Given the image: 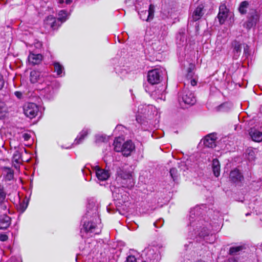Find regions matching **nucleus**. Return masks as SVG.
Listing matches in <instances>:
<instances>
[{
    "label": "nucleus",
    "mask_w": 262,
    "mask_h": 262,
    "mask_svg": "<svg viewBox=\"0 0 262 262\" xmlns=\"http://www.w3.org/2000/svg\"><path fill=\"white\" fill-rule=\"evenodd\" d=\"M116 181L118 186L112 185L111 187L114 198L122 202L128 201V193L124 190L123 188L131 189L134 186L135 182L132 174L119 168L117 170Z\"/></svg>",
    "instance_id": "f257e3e1"
},
{
    "label": "nucleus",
    "mask_w": 262,
    "mask_h": 262,
    "mask_svg": "<svg viewBox=\"0 0 262 262\" xmlns=\"http://www.w3.org/2000/svg\"><path fill=\"white\" fill-rule=\"evenodd\" d=\"M102 225L101 224V220L99 216L95 215L92 221L88 222H84L83 228L81 229V236L82 238L84 237L83 232L86 234L94 233L98 234L101 231Z\"/></svg>",
    "instance_id": "f03ea898"
},
{
    "label": "nucleus",
    "mask_w": 262,
    "mask_h": 262,
    "mask_svg": "<svg viewBox=\"0 0 262 262\" xmlns=\"http://www.w3.org/2000/svg\"><path fill=\"white\" fill-rule=\"evenodd\" d=\"M178 100L181 105L182 107L184 104L193 105L195 102L196 99L194 94L189 90L185 89L179 93Z\"/></svg>",
    "instance_id": "7ed1b4c3"
},
{
    "label": "nucleus",
    "mask_w": 262,
    "mask_h": 262,
    "mask_svg": "<svg viewBox=\"0 0 262 262\" xmlns=\"http://www.w3.org/2000/svg\"><path fill=\"white\" fill-rule=\"evenodd\" d=\"M146 261L158 262L160 259L159 248L156 246L148 247L145 250Z\"/></svg>",
    "instance_id": "20e7f679"
},
{
    "label": "nucleus",
    "mask_w": 262,
    "mask_h": 262,
    "mask_svg": "<svg viewBox=\"0 0 262 262\" xmlns=\"http://www.w3.org/2000/svg\"><path fill=\"white\" fill-rule=\"evenodd\" d=\"M164 71L161 69H155L150 70L148 73L147 80L151 84L159 83L161 81Z\"/></svg>",
    "instance_id": "39448f33"
},
{
    "label": "nucleus",
    "mask_w": 262,
    "mask_h": 262,
    "mask_svg": "<svg viewBox=\"0 0 262 262\" xmlns=\"http://www.w3.org/2000/svg\"><path fill=\"white\" fill-rule=\"evenodd\" d=\"M60 25L59 20L52 15L47 16L44 20L43 26L48 31L57 29Z\"/></svg>",
    "instance_id": "423d86ee"
},
{
    "label": "nucleus",
    "mask_w": 262,
    "mask_h": 262,
    "mask_svg": "<svg viewBox=\"0 0 262 262\" xmlns=\"http://www.w3.org/2000/svg\"><path fill=\"white\" fill-rule=\"evenodd\" d=\"M38 112V108L36 104L33 103H29L24 106V113L28 118H34Z\"/></svg>",
    "instance_id": "0eeeda50"
},
{
    "label": "nucleus",
    "mask_w": 262,
    "mask_h": 262,
    "mask_svg": "<svg viewBox=\"0 0 262 262\" xmlns=\"http://www.w3.org/2000/svg\"><path fill=\"white\" fill-rule=\"evenodd\" d=\"M259 20V15L255 10H252L249 13L248 20L244 24V27L247 29H250L255 26Z\"/></svg>",
    "instance_id": "6e6552de"
},
{
    "label": "nucleus",
    "mask_w": 262,
    "mask_h": 262,
    "mask_svg": "<svg viewBox=\"0 0 262 262\" xmlns=\"http://www.w3.org/2000/svg\"><path fill=\"white\" fill-rule=\"evenodd\" d=\"M154 6L150 4L149 6L147 11L145 10L139 11L138 13L140 15V18L143 20L146 21H148L150 19H152L154 17Z\"/></svg>",
    "instance_id": "1a4fd4ad"
},
{
    "label": "nucleus",
    "mask_w": 262,
    "mask_h": 262,
    "mask_svg": "<svg viewBox=\"0 0 262 262\" xmlns=\"http://www.w3.org/2000/svg\"><path fill=\"white\" fill-rule=\"evenodd\" d=\"M229 10L225 4H222L219 7L217 18L220 24H223L228 16Z\"/></svg>",
    "instance_id": "9d476101"
},
{
    "label": "nucleus",
    "mask_w": 262,
    "mask_h": 262,
    "mask_svg": "<svg viewBox=\"0 0 262 262\" xmlns=\"http://www.w3.org/2000/svg\"><path fill=\"white\" fill-rule=\"evenodd\" d=\"M229 179L233 183H238L244 180V177L239 170L235 168L230 172Z\"/></svg>",
    "instance_id": "9b49d317"
},
{
    "label": "nucleus",
    "mask_w": 262,
    "mask_h": 262,
    "mask_svg": "<svg viewBox=\"0 0 262 262\" xmlns=\"http://www.w3.org/2000/svg\"><path fill=\"white\" fill-rule=\"evenodd\" d=\"M135 147L133 142L131 140H127L123 143L122 150L121 152L124 156L127 157L131 154L135 149Z\"/></svg>",
    "instance_id": "f8f14e48"
},
{
    "label": "nucleus",
    "mask_w": 262,
    "mask_h": 262,
    "mask_svg": "<svg viewBox=\"0 0 262 262\" xmlns=\"http://www.w3.org/2000/svg\"><path fill=\"white\" fill-rule=\"evenodd\" d=\"M205 3L200 4L193 11L192 17L193 21L200 19L204 14Z\"/></svg>",
    "instance_id": "ddd939ff"
},
{
    "label": "nucleus",
    "mask_w": 262,
    "mask_h": 262,
    "mask_svg": "<svg viewBox=\"0 0 262 262\" xmlns=\"http://www.w3.org/2000/svg\"><path fill=\"white\" fill-rule=\"evenodd\" d=\"M96 175L98 180L104 181L110 177V173L108 170L100 168L99 166L95 167Z\"/></svg>",
    "instance_id": "4468645a"
},
{
    "label": "nucleus",
    "mask_w": 262,
    "mask_h": 262,
    "mask_svg": "<svg viewBox=\"0 0 262 262\" xmlns=\"http://www.w3.org/2000/svg\"><path fill=\"white\" fill-rule=\"evenodd\" d=\"M231 46L233 48V58L235 59H237L241 54L242 44L239 41L234 40L232 42Z\"/></svg>",
    "instance_id": "2eb2a0df"
},
{
    "label": "nucleus",
    "mask_w": 262,
    "mask_h": 262,
    "mask_svg": "<svg viewBox=\"0 0 262 262\" xmlns=\"http://www.w3.org/2000/svg\"><path fill=\"white\" fill-rule=\"evenodd\" d=\"M216 135L214 134H209L205 137L203 144L206 147L213 148L216 146Z\"/></svg>",
    "instance_id": "dca6fc26"
},
{
    "label": "nucleus",
    "mask_w": 262,
    "mask_h": 262,
    "mask_svg": "<svg viewBox=\"0 0 262 262\" xmlns=\"http://www.w3.org/2000/svg\"><path fill=\"white\" fill-rule=\"evenodd\" d=\"M11 224V218L6 214L0 215V230L6 229Z\"/></svg>",
    "instance_id": "f3484780"
},
{
    "label": "nucleus",
    "mask_w": 262,
    "mask_h": 262,
    "mask_svg": "<svg viewBox=\"0 0 262 262\" xmlns=\"http://www.w3.org/2000/svg\"><path fill=\"white\" fill-rule=\"evenodd\" d=\"M28 61L32 65L39 64L42 60V56L40 54H34L31 52L28 56Z\"/></svg>",
    "instance_id": "a211bd4d"
},
{
    "label": "nucleus",
    "mask_w": 262,
    "mask_h": 262,
    "mask_svg": "<svg viewBox=\"0 0 262 262\" xmlns=\"http://www.w3.org/2000/svg\"><path fill=\"white\" fill-rule=\"evenodd\" d=\"M249 135L252 139L255 141L259 142L262 141V133L256 129H251Z\"/></svg>",
    "instance_id": "6ab92c4d"
},
{
    "label": "nucleus",
    "mask_w": 262,
    "mask_h": 262,
    "mask_svg": "<svg viewBox=\"0 0 262 262\" xmlns=\"http://www.w3.org/2000/svg\"><path fill=\"white\" fill-rule=\"evenodd\" d=\"M124 139L120 137L115 138L114 142V150L117 152H121L122 150Z\"/></svg>",
    "instance_id": "aec40b11"
},
{
    "label": "nucleus",
    "mask_w": 262,
    "mask_h": 262,
    "mask_svg": "<svg viewBox=\"0 0 262 262\" xmlns=\"http://www.w3.org/2000/svg\"><path fill=\"white\" fill-rule=\"evenodd\" d=\"M40 73L36 71H31L30 73V81L32 83H41L42 78L40 77Z\"/></svg>",
    "instance_id": "412c9836"
},
{
    "label": "nucleus",
    "mask_w": 262,
    "mask_h": 262,
    "mask_svg": "<svg viewBox=\"0 0 262 262\" xmlns=\"http://www.w3.org/2000/svg\"><path fill=\"white\" fill-rule=\"evenodd\" d=\"M89 133V130L88 129H83L79 135L77 136V138L75 139L74 144L77 145L81 143L85 137H86Z\"/></svg>",
    "instance_id": "4be33fe9"
},
{
    "label": "nucleus",
    "mask_w": 262,
    "mask_h": 262,
    "mask_svg": "<svg viewBox=\"0 0 262 262\" xmlns=\"http://www.w3.org/2000/svg\"><path fill=\"white\" fill-rule=\"evenodd\" d=\"M212 170L214 175L218 177L220 174V164L219 160L216 159L212 161Z\"/></svg>",
    "instance_id": "5701e85b"
},
{
    "label": "nucleus",
    "mask_w": 262,
    "mask_h": 262,
    "mask_svg": "<svg viewBox=\"0 0 262 262\" xmlns=\"http://www.w3.org/2000/svg\"><path fill=\"white\" fill-rule=\"evenodd\" d=\"M3 172L5 175V178L7 181H11L14 178V171L10 168L4 167Z\"/></svg>",
    "instance_id": "b1692460"
},
{
    "label": "nucleus",
    "mask_w": 262,
    "mask_h": 262,
    "mask_svg": "<svg viewBox=\"0 0 262 262\" xmlns=\"http://www.w3.org/2000/svg\"><path fill=\"white\" fill-rule=\"evenodd\" d=\"M9 203L5 199L3 201H0V212L4 213V214L7 213V212H9Z\"/></svg>",
    "instance_id": "393cba45"
},
{
    "label": "nucleus",
    "mask_w": 262,
    "mask_h": 262,
    "mask_svg": "<svg viewBox=\"0 0 262 262\" xmlns=\"http://www.w3.org/2000/svg\"><path fill=\"white\" fill-rule=\"evenodd\" d=\"M231 107L232 104L231 103L225 102L216 107V110L218 112H228Z\"/></svg>",
    "instance_id": "a878e982"
},
{
    "label": "nucleus",
    "mask_w": 262,
    "mask_h": 262,
    "mask_svg": "<svg viewBox=\"0 0 262 262\" xmlns=\"http://www.w3.org/2000/svg\"><path fill=\"white\" fill-rule=\"evenodd\" d=\"M52 78L51 76L46 77L45 79L43 80V82L47 85V87L44 88V91L46 92H49L50 93L53 91V86L52 83L53 82L51 81V79Z\"/></svg>",
    "instance_id": "bb28decb"
},
{
    "label": "nucleus",
    "mask_w": 262,
    "mask_h": 262,
    "mask_svg": "<svg viewBox=\"0 0 262 262\" xmlns=\"http://www.w3.org/2000/svg\"><path fill=\"white\" fill-rule=\"evenodd\" d=\"M8 113V107L4 102H0V119L4 118Z\"/></svg>",
    "instance_id": "cd10ccee"
},
{
    "label": "nucleus",
    "mask_w": 262,
    "mask_h": 262,
    "mask_svg": "<svg viewBox=\"0 0 262 262\" xmlns=\"http://www.w3.org/2000/svg\"><path fill=\"white\" fill-rule=\"evenodd\" d=\"M53 65L54 68V72L57 73V75L61 76L63 70V66L58 62H54Z\"/></svg>",
    "instance_id": "c85d7f7f"
},
{
    "label": "nucleus",
    "mask_w": 262,
    "mask_h": 262,
    "mask_svg": "<svg viewBox=\"0 0 262 262\" xmlns=\"http://www.w3.org/2000/svg\"><path fill=\"white\" fill-rule=\"evenodd\" d=\"M244 249V247L242 246L232 247L230 248L229 253L230 255H236L239 253V252L242 251Z\"/></svg>",
    "instance_id": "c756f323"
},
{
    "label": "nucleus",
    "mask_w": 262,
    "mask_h": 262,
    "mask_svg": "<svg viewBox=\"0 0 262 262\" xmlns=\"http://www.w3.org/2000/svg\"><path fill=\"white\" fill-rule=\"evenodd\" d=\"M248 5L249 4L247 1H244L241 3L238 8V10L241 14H245L246 13V9L248 6Z\"/></svg>",
    "instance_id": "7c9ffc66"
},
{
    "label": "nucleus",
    "mask_w": 262,
    "mask_h": 262,
    "mask_svg": "<svg viewBox=\"0 0 262 262\" xmlns=\"http://www.w3.org/2000/svg\"><path fill=\"white\" fill-rule=\"evenodd\" d=\"M67 12L64 10H60L58 13L59 17L57 19L59 20V24L66 21L67 17Z\"/></svg>",
    "instance_id": "2f4dec72"
},
{
    "label": "nucleus",
    "mask_w": 262,
    "mask_h": 262,
    "mask_svg": "<svg viewBox=\"0 0 262 262\" xmlns=\"http://www.w3.org/2000/svg\"><path fill=\"white\" fill-rule=\"evenodd\" d=\"M21 152L18 150H16L13 156V161L16 163H19L21 162Z\"/></svg>",
    "instance_id": "473e14b6"
},
{
    "label": "nucleus",
    "mask_w": 262,
    "mask_h": 262,
    "mask_svg": "<svg viewBox=\"0 0 262 262\" xmlns=\"http://www.w3.org/2000/svg\"><path fill=\"white\" fill-rule=\"evenodd\" d=\"M170 174L173 180L175 181L178 178V170L175 168H172L170 170Z\"/></svg>",
    "instance_id": "72a5a7b5"
},
{
    "label": "nucleus",
    "mask_w": 262,
    "mask_h": 262,
    "mask_svg": "<svg viewBox=\"0 0 262 262\" xmlns=\"http://www.w3.org/2000/svg\"><path fill=\"white\" fill-rule=\"evenodd\" d=\"M6 193L4 189L3 185L0 184V201L6 199Z\"/></svg>",
    "instance_id": "f704fd0d"
},
{
    "label": "nucleus",
    "mask_w": 262,
    "mask_h": 262,
    "mask_svg": "<svg viewBox=\"0 0 262 262\" xmlns=\"http://www.w3.org/2000/svg\"><path fill=\"white\" fill-rule=\"evenodd\" d=\"M203 230V231H201V232L199 233V235L204 237L209 234V232L208 229L205 227H204Z\"/></svg>",
    "instance_id": "c9c22d12"
},
{
    "label": "nucleus",
    "mask_w": 262,
    "mask_h": 262,
    "mask_svg": "<svg viewBox=\"0 0 262 262\" xmlns=\"http://www.w3.org/2000/svg\"><path fill=\"white\" fill-rule=\"evenodd\" d=\"M194 72H193L192 69L191 68H189L187 70V78L188 79H191L192 78L193 75H194Z\"/></svg>",
    "instance_id": "e433bc0d"
},
{
    "label": "nucleus",
    "mask_w": 262,
    "mask_h": 262,
    "mask_svg": "<svg viewBox=\"0 0 262 262\" xmlns=\"http://www.w3.org/2000/svg\"><path fill=\"white\" fill-rule=\"evenodd\" d=\"M146 110V106H144V105H140L138 107V113L144 114L145 113Z\"/></svg>",
    "instance_id": "4c0bfd02"
},
{
    "label": "nucleus",
    "mask_w": 262,
    "mask_h": 262,
    "mask_svg": "<svg viewBox=\"0 0 262 262\" xmlns=\"http://www.w3.org/2000/svg\"><path fill=\"white\" fill-rule=\"evenodd\" d=\"M244 54L246 58H247L250 55L249 47L248 45H246L245 47H244Z\"/></svg>",
    "instance_id": "58836bf2"
},
{
    "label": "nucleus",
    "mask_w": 262,
    "mask_h": 262,
    "mask_svg": "<svg viewBox=\"0 0 262 262\" xmlns=\"http://www.w3.org/2000/svg\"><path fill=\"white\" fill-rule=\"evenodd\" d=\"M125 262H137L136 257L133 255L127 256Z\"/></svg>",
    "instance_id": "ea45409f"
},
{
    "label": "nucleus",
    "mask_w": 262,
    "mask_h": 262,
    "mask_svg": "<svg viewBox=\"0 0 262 262\" xmlns=\"http://www.w3.org/2000/svg\"><path fill=\"white\" fill-rule=\"evenodd\" d=\"M106 138L104 136H98L96 137V141L97 142H104L106 140Z\"/></svg>",
    "instance_id": "a19ab883"
},
{
    "label": "nucleus",
    "mask_w": 262,
    "mask_h": 262,
    "mask_svg": "<svg viewBox=\"0 0 262 262\" xmlns=\"http://www.w3.org/2000/svg\"><path fill=\"white\" fill-rule=\"evenodd\" d=\"M5 84L3 76L0 74V90L2 89Z\"/></svg>",
    "instance_id": "79ce46f5"
},
{
    "label": "nucleus",
    "mask_w": 262,
    "mask_h": 262,
    "mask_svg": "<svg viewBox=\"0 0 262 262\" xmlns=\"http://www.w3.org/2000/svg\"><path fill=\"white\" fill-rule=\"evenodd\" d=\"M15 96L19 99H21L23 98V93L19 91H16L14 92Z\"/></svg>",
    "instance_id": "37998d69"
},
{
    "label": "nucleus",
    "mask_w": 262,
    "mask_h": 262,
    "mask_svg": "<svg viewBox=\"0 0 262 262\" xmlns=\"http://www.w3.org/2000/svg\"><path fill=\"white\" fill-rule=\"evenodd\" d=\"M8 236L4 234H2L0 235V241L2 242L6 241L8 239Z\"/></svg>",
    "instance_id": "c03bdc74"
},
{
    "label": "nucleus",
    "mask_w": 262,
    "mask_h": 262,
    "mask_svg": "<svg viewBox=\"0 0 262 262\" xmlns=\"http://www.w3.org/2000/svg\"><path fill=\"white\" fill-rule=\"evenodd\" d=\"M23 138H24V140L28 141L31 138V136L28 133H24L23 134Z\"/></svg>",
    "instance_id": "a18cd8bd"
},
{
    "label": "nucleus",
    "mask_w": 262,
    "mask_h": 262,
    "mask_svg": "<svg viewBox=\"0 0 262 262\" xmlns=\"http://www.w3.org/2000/svg\"><path fill=\"white\" fill-rule=\"evenodd\" d=\"M71 3V0H58V3L60 4H63L65 3L66 4L68 5Z\"/></svg>",
    "instance_id": "49530a36"
},
{
    "label": "nucleus",
    "mask_w": 262,
    "mask_h": 262,
    "mask_svg": "<svg viewBox=\"0 0 262 262\" xmlns=\"http://www.w3.org/2000/svg\"><path fill=\"white\" fill-rule=\"evenodd\" d=\"M190 83H191V85L194 86L196 84L197 81L195 80V79L193 78V79H191Z\"/></svg>",
    "instance_id": "de8ad7c7"
},
{
    "label": "nucleus",
    "mask_w": 262,
    "mask_h": 262,
    "mask_svg": "<svg viewBox=\"0 0 262 262\" xmlns=\"http://www.w3.org/2000/svg\"><path fill=\"white\" fill-rule=\"evenodd\" d=\"M136 120L138 122V123H141V121H142V119H141V117L138 115L137 117H136Z\"/></svg>",
    "instance_id": "09e8293b"
},
{
    "label": "nucleus",
    "mask_w": 262,
    "mask_h": 262,
    "mask_svg": "<svg viewBox=\"0 0 262 262\" xmlns=\"http://www.w3.org/2000/svg\"><path fill=\"white\" fill-rule=\"evenodd\" d=\"M194 210H191L190 211V217H191V218H193V217L192 216V215H194Z\"/></svg>",
    "instance_id": "8fccbe9b"
},
{
    "label": "nucleus",
    "mask_w": 262,
    "mask_h": 262,
    "mask_svg": "<svg viewBox=\"0 0 262 262\" xmlns=\"http://www.w3.org/2000/svg\"><path fill=\"white\" fill-rule=\"evenodd\" d=\"M158 222H156L155 223H154V225L156 227H159V226H158L157 224H158Z\"/></svg>",
    "instance_id": "3c124183"
},
{
    "label": "nucleus",
    "mask_w": 262,
    "mask_h": 262,
    "mask_svg": "<svg viewBox=\"0 0 262 262\" xmlns=\"http://www.w3.org/2000/svg\"><path fill=\"white\" fill-rule=\"evenodd\" d=\"M26 207H27V206H26L25 208H23L22 211H24L25 210V209L26 208Z\"/></svg>",
    "instance_id": "603ef678"
},
{
    "label": "nucleus",
    "mask_w": 262,
    "mask_h": 262,
    "mask_svg": "<svg viewBox=\"0 0 262 262\" xmlns=\"http://www.w3.org/2000/svg\"><path fill=\"white\" fill-rule=\"evenodd\" d=\"M196 262H205V261H202V260H199V261H198Z\"/></svg>",
    "instance_id": "864d4df0"
}]
</instances>
